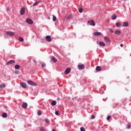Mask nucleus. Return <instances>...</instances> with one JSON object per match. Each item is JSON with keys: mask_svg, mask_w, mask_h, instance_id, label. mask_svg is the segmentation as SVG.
Here are the masks:
<instances>
[{"mask_svg": "<svg viewBox=\"0 0 131 131\" xmlns=\"http://www.w3.org/2000/svg\"><path fill=\"white\" fill-rule=\"evenodd\" d=\"M96 70L97 71H101V67L100 66H97L96 67Z\"/></svg>", "mask_w": 131, "mask_h": 131, "instance_id": "a878e982", "label": "nucleus"}, {"mask_svg": "<svg viewBox=\"0 0 131 131\" xmlns=\"http://www.w3.org/2000/svg\"><path fill=\"white\" fill-rule=\"evenodd\" d=\"M20 13L21 15H24V14H25V8L23 7L22 8H21Z\"/></svg>", "mask_w": 131, "mask_h": 131, "instance_id": "423d86ee", "label": "nucleus"}, {"mask_svg": "<svg viewBox=\"0 0 131 131\" xmlns=\"http://www.w3.org/2000/svg\"><path fill=\"white\" fill-rule=\"evenodd\" d=\"M80 130L81 131H85V129H84V128L83 127H81L80 128Z\"/></svg>", "mask_w": 131, "mask_h": 131, "instance_id": "2f4dec72", "label": "nucleus"}, {"mask_svg": "<svg viewBox=\"0 0 131 131\" xmlns=\"http://www.w3.org/2000/svg\"><path fill=\"white\" fill-rule=\"evenodd\" d=\"M116 18H117V16H116V14H113L112 16V20H116Z\"/></svg>", "mask_w": 131, "mask_h": 131, "instance_id": "f3484780", "label": "nucleus"}, {"mask_svg": "<svg viewBox=\"0 0 131 131\" xmlns=\"http://www.w3.org/2000/svg\"><path fill=\"white\" fill-rule=\"evenodd\" d=\"M45 121L47 123H50V121H49V119H45Z\"/></svg>", "mask_w": 131, "mask_h": 131, "instance_id": "c756f323", "label": "nucleus"}, {"mask_svg": "<svg viewBox=\"0 0 131 131\" xmlns=\"http://www.w3.org/2000/svg\"><path fill=\"white\" fill-rule=\"evenodd\" d=\"M108 30L110 31V32H111L112 33H113L114 32V31H113V30L111 28L108 29Z\"/></svg>", "mask_w": 131, "mask_h": 131, "instance_id": "7c9ffc66", "label": "nucleus"}, {"mask_svg": "<svg viewBox=\"0 0 131 131\" xmlns=\"http://www.w3.org/2000/svg\"><path fill=\"white\" fill-rule=\"evenodd\" d=\"M88 23L90 24V25H92V26H95L96 24H95V21L94 20H89Z\"/></svg>", "mask_w": 131, "mask_h": 131, "instance_id": "6e6552de", "label": "nucleus"}, {"mask_svg": "<svg viewBox=\"0 0 131 131\" xmlns=\"http://www.w3.org/2000/svg\"><path fill=\"white\" fill-rule=\"evenodd\" d=\"M120 47H123V44H121Z\"/></svg>", "mask_w": 131, "mask_h": 131, "instance_id": "ea45409f", "label": "nucleus"}, {"mask_svg": "<svg viewBox=\"0 0 131 131\" xmlns=\"http://www.w3.org/2000/svg\"><path fill=\"white\" fill-rule=\"evenodd\" d=\"M71 71V69H70V68H68L66 69V70L64 71V74H66V75H67L69 74V73H70Z\"/></svg>", "mask_w": 131, "mask_h": 131, "instance_id": "f03ea898", "label": "nucleus"}, {"mask_svg": "<svg viewBox=\"0 0 131 131\" xmlns=\"http://www.w3.org/2000/svg\"><path fill=\"white\" fill-rule=\"evenodd\" d=\"M110 118H111V116H108L107 117V120H110Z\"/></svg>", "mask_w": 131, "mask_h": 131, "instance_id": "72a5a7b5", "label": "nucleus"}, {"mask_svg": "<svg viewBox=\"0 0 131 131\" xmlns=\"http://www.w3.org/2000/svg\"><path fill=\"white\" fill-rule=\"evenodd\" d=\"M78 68L79 70H81L82 69H84V68H85V67L84 66V64H81L78 66Z\"/></svg>", "mask_w": 131, "mask_h": 131, "instance_id": "1a4fd4ad", "label": "nucleus"}, {"mask_svg": "<svg viewBox=\"0 0 131 131\" xmlns=\"http://www.w3.org/2000/svg\"><path fill=\"white\" fill-rule=\"evenodd\" d=\"M123 27H127V26H128V23L124 22L123 23Z\"/></svg>", "mask_w": 131, "mask_h": 131, "instance_id": "a211bd4d", "label": "nucleus"}, {"mask_svg": "<svg viewBox=\"0 0 131 131\" xmlns=\"http://www.w3.org/2000/svg\"><path fill=\"white\" fill-rule=\"evenodd\" d=\"M56 104H57V102H56V101L55 100L53 101L51 103V105L52 106H55Z\"/></svg>", "mask_w": 131, "mask_h": 131, "instance_id": "393cba45", "label": "nucleus"}, {"mask_svg": "<svg viewBox=\"0 0 131 131\" xmlns=\"http://www.w3.org/2000/svg\"><path fill=\"white\" fill-rule=\"evenodd\" d=\"M21 107L23 108H24V109H26V108H27V104L26 103V102H24L23 104Z\"/></svg>", "mask_w": 131, "mask_h": 131, "instance_id": "2eb2a0df", "label": "nucleus"}, {"mask_svg": "<svg viewBox=\"0 0 131 131\" xmlns=\"http://www.w3.org/2000/svg\"><path fill=\"white\" fill-rule=\"evenodd\" d=\"M115 34H120L121 33V32L119 30H116L114 31Z\"/></svg>", "mask_w": 131, "mask_h": 131, "instance_id": "412c9836", "label": "nucleus"}, {"mask_svg": "<svg viewBox=\"0 0 131 131\" xmlns=\"http://www.w3.org/2000/svg\"><path fill=\"white\" fill-rule=\"evenodd\" d=\"M55 114H56V115H57L58 116H59V111H56V112H55Z\"/></svg>", "mask_w": 131, "mask_h": 131, "instance_id": "f704fd0d", "label": "nucleus"}, {"mask_svg": "<svg viewBox=\"0 0 131 131\" xmlns=\"http://www.w3.org/2000/svg\"><path fill=\"white\" fill-rule=\"evenodd\" d=\"M4 88H6L5 83H2V84H0V89H4Z\"/></svg>", "mask_w": 131, "mask_h": 131, "instance_id": "aec40b11", "label": "nucleus"}, {"mask_svg": "<svg viewBox=\"0 0 131 131\" xmlns=\"http://www.w3.org/2000/svg\"><path fill=\"white\" fill-rule=\"evenodd\" d=\"M97 45H99V46H101V47H105V46H106V44L102 41H97Z\"/></svg>", "mask_w": 131, "mask_h": 131, "instance_id": "39448f33", "label": "nucleus"}, {"mask_svg": "<svg viewBox=\"0 0 131 131\" xmlns=\"http://www.w3.org/2000/svg\"><path fill=\"white\" fill-rule=\"evenodd\" d=\"M19 41H24V39L23 38H22V37H19Z\"/></svg>", "mask_w": 131, "mask_h": 131, "instance_id": "c85d7f7f", "label": "nucleus"}, {"mask_svg": "<svg viewBox=\"0 0 131 131\" xmlns=\"http://www.w3.org/2000/svg\"><path fill=\"white\" fill-rule=\"evenodd\" d=\"M95 116H94V115H92V116H91V119H95Z\"/></svg>", "mask_w": 131, "mask_h": 131, "instance_id": "4c0bfd02", "label": "nucleus"}, {"mask_svg": "<svg viewBox=\"0 0 131 131\" xmlns=\"http://www.w3.org/2000/svg\"><path fill=\"white\" fill-rule=\"evenodd\" d=\"M103 39H104L106 42H110V39L107 36H104Z\"/></svg>", "mask_w": 131, "mask_h": 131, "instance_id": "ddd939ff", "label": "nucleus"}, {"mask_svg": "<svg viewBox=\"0 0 131 131\" xmlns=\"http://www.w3.org/2000/svg\"><path fill=\"white\" fill-rule=\"evenodd\" d=\"M37 114H38V115H41V112H40V111H39V112H38V113H37Z\"/></svg>", "mask_w": 131, "mask_h": 131, "instance_id": "c9c22d12", "label": "nucleus"}, {"mask_svg": "<svg viewBox=\"0 0 131 131\" xmlns=\"http://www.w3.org/2000/svg\"><path fill=\"white\" fill-rule=\"evenodd\" d=\"M6 34L9 35V36H13L15 34V33L13 32H6Z\"/></svg>", "mask_w": 131, "mask_h": 131, "instance_id": "9b49d317", "label": "nucleus"}, {"mask_svg": "<svg viewBox=\"0 0 131 131\" xmlns=\"http://www.w3.org/2000/svg\"><path fill=\"white\" fill-rule=\"evenodd\" d=\"M46 66V63H42L41 64V67H45Z\"/></svg>", "mask_w": 131, "mask_h": 131, "instance_id": "58836bf2", "label": "nucleus"}, {"mask_svg": "<svg viewBox=\"0 0 131 131\" xmlns=\"http://www.w3.org/2000/svg\"><path fill=\"white\" fill-rule=\"evenodd\" d=\"M26 21L28 24H33V21L30 18L27 19Z\"/></svg>", "mask_w": 131, "mask_h": 131, "instance_id": "0eeeda50", "label": "nucleus"}, {"mask_svg": "<svg viewBox=\"0 0 131 131\" xmlns=\"http://www.w3.org/2000/svg\"><path fill=\"white\" fill-rule=\"evenodd\" d=\"M46 39L47 41H48V42H51V41H52V37L50 35L46 36Z\"/></svg>", "mask_w": 131, "mask_h": 131, "instance_id": "7ed1b4c3", "label": "nucleus"}, {"mask_svg": "<svg viewBox=\"0 0 131 131\" xmlns=\"http://www.w3.org/2000/svg\"><path fill=\"white\" fill-rule=\"evenodd\" d=\"M19 68H20V66L19 65L16 64L15 66V69H19Z\"/></svg>", "mask_w": 131, "mask_h": 131, "instance_id": "cd10ccee", "label": "nucleus"}, {"mask_svg": "<svg viewBox=\"0 0 131 131\" xmlns=\"http://www.w3.org/2000/svg\"><path fill=\"white\" fill-rule=\"evenodd\" d=\"M51 59L52 60V61H53V62H54V63H57V59H56L54 56L51 57Z\"/></svg>", "mask_w": 131, "mask_h": 131, "instance_id": "4468645a", "label": "nucleus"}, {"mask_svg": "<svg viewBox=\"0 0 131 131\" xmlns=\"http://www.w3.org/2000/svg\"><path fill=\"white\" fill-rule=\"evenodd\" d=\"M40 131H47V129L45 127H41L40 128Z\"/></svg>", "mask_w": 131, "mask_h": 131, "instance_id": "5701e85b", "label": "nucleus"}, {"mask_svg": "<svg viewBox=\"0 0 131 131\" xmlns=\"http://www.w3.org/2000/svg\"><path fill=\"white\" fill-rule=\"evenodd\" d=\"M127 128H130V124H128L127 126Z\"/></svg>", "mask_w": 131, "mask_h": 131, "instance_id": "e433bc0d", "label": "nucleus"}, {"mask_svg": "<svg viewBox=\"0 0 131 131\" xmlns=\"http://www.w3.org/2000/svg\"><path fill=\"white\" fill-rule=\"evenodd\" d=\"M14 63H15V60H11L6 63V65H11V64H14Z\"/></svg>", "mask_w": 131, "mask_h": 131, "instance_id": "f8f14e48", "label": "nucleus"}, {"mask_svg": "<svg viewBox=\"0 0 131 131\" xmlns=\"http://www.w3.org/2000/svg\"><path fill=\"white\" fill-rule=\"evenodd\" d=\"M101 34H102V33L100 32H96L94 33V35L96 36H98L99 35H101Z\"/></svg>", "mask_w": 131, "mask_h": 131, "instance_id": "dca6fc26", "label": "nucleus"}, {"mask_svg": "<svg viewBox=\"0 0 131 131\" xmlns=\"http://www.w3.org/2000/svg\"><path fill=\"white\" fill-rule=\"evenodd\" d=\"M79 13H82V8H79Z\"/></svg>", "mask_w": 131, "mask_h": 131, "instance_id": "473e14b6", "label": "nucleus"}, {"mask_svg": "<svg viewBox=\"0 0 131 131\" xmlns=\"http://www.w3.org/2000/svg\"><path fill=\"white\" fill-rule=\"evenodd\" d=\"M28 83L30 84V85H32L33 86H37V84H36V83L31 80L28 81Z\"/></svg>", "mask_w": 131, "mask_h": 131, "instance_id": "f257e3e1", "label": "nucleus"}, {"mask_svg": "<svg viewBox=\"0 0 131 131\" xmlns=\"http://www.w3.org/2000/svg\"><path fill=\"white\" fill-rule=\"evenodd\" d=\"M20 85H21V86L23 88V89H26V88H27V85H26V83L24 82H20Z\"/></svg>", "mask_w": 131, "mask_h": 131, "instance_id": "9d476101", "label": "nucleus"}, {"mask_svg": "<svg viewBox=\"0 0 131 131\" xmlns=\"http://www.w3.org/2000/svg\"><path fill=\"white\" fill-rule=\"evenodd\" d=\"M7 116L8 114H7L6 113H3L2 115V117H3V118H7Z\"/></svg>", "mask_w": 131, "mask_h": 131, "instance_id": "4be33fe9", "label": "nucleus"}, {"mask_svg": "<svg viewBox=\"0 0 131 131\" xmlns=\"http://www.w3.org/2000/svg\"><path fill=\"white\" fill-rule=\"evenodd\" d=\"M57 20V17L55 15H53V21L55 22Z\"/></svg>", "mask_w": 131, "mask_h": 131, "instance_id": "bb28decb", "label": "nucleus"}, {"mask_svg": "<svg viewBox=\"0 0 131 131\" xmlns=\"http://www.w3.org/2000/svg\"><path fill=\"white\" fill-rule=\"evenodd\" d=\"M39 3H40V1H37L33 4V6L34 7H35V6H37V5H38V4H39Z\"/></svg>", "mask_w": 131, "mask_h": 131, "instance_id": "6ab92c4d", "label": "nucleus"}, {"mask_svg": "<svg viewBox=\"0 0 131 131\" xmlns=\"http://www.w3.org/2000/svg\"><path fill=\"white\" fill-rule=\"evenodd\" d=\"M66 19L67 20H71L72 19V14H68L66 16Z\"/></svg>", "mask_w": 131, "mask_h": 131, "instance_id": "20e7f679", "label": "nucleus"}, {"mask_svg": "<svg viewBox=\"0 0 131 131\" xmlns=\"http://www.w3.org/2000/svg\"><path fill=\"white\" fill-rule=\"evenodd\" d=\"M116 27H120V26H121V24H120V23H116Z\"/></svg>", "mask_w": 131, "mask_h": 131, "instance_id": "b1692460", "label": "nucleus"}, {"mask_svg": "<svg viewBox=\"0 0 131 131\" xmlns=\"http://www.w3.org/2000/svg\"><path fill=\"white\" fill-rule=\"evenodd\" d=\"M52 131H56V130H55L54 129H52Z\"/></svg>", "mask_w": 131, "mask_h": 131, "instance_id": "a19ab883", "label": "nucleus"}]
</instances>
